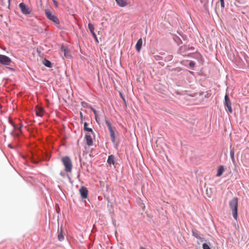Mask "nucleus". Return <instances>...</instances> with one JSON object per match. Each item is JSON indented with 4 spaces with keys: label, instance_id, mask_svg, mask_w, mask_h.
Listing matches in <instances>:
<instances>
[{
    "label": "nucleus",
    "instance_id": "nucleus-1",
    "mask_svg": "<svg viewBox=\"0 0 249 249\" xmlns=\"http://www.w3.org/2000/svg\"><path fill=\"white\" fill-rule=\"evenodd\" d=\"M230 207L232 212L233 217L235 219L237 218V209H238V199L234 197L229 202Z\"/></svg>",
    "mask_w": 249,
    "mask_h": 249
},
{
    "label": "nucleus",
    "instance_id": "nucleus-2",
    "mask_svg": "<svg viewBox=\"0 0 249 249\" xmlns=\"http://www.w3.org/2000/svg\"><path fill=\"white\" fill-rule=\"evenodd\" d=\"M61 161L65 166L66 172H71L72 167V162L69 157L66 156L61 159Z\"/></svg>",
    "mask_w": 249,
    "mask_h": 249
},
{
    "label": "nucleus",
    "instance_id": "nucleus-3",
    "mask_svg": "<svg viewBox=\"0 0 249 249\" xmlns=\"http://www.w3.org/2000/svg\"><path fill=\"white\" fill-rule=\"evenodd\" d=\"M19 7L21 10V13L24 15H29L32 12V9L26 5L24 3H20L19 4Z\"/></svg>",
    "mask_w": 249,
    "mask_h": 249
},
{
    "label": "nucleus",
    "instance_id": "nucleus-4",
    "mask_svg": "<svg viewBox=\"0 0 249 249\" xmlns=\"http://www.w3.org/2000/svg\"><path fill=\"white\" fill-rule=\"evenodd\" d=\"M45 14L48 19L56 24H59V20L57 17L55 15L52 13L50 11L45 10Z\"/></svg>",
    "mask_w": 249,
    "mask_h": 249
},
{
    "label": "nucleus",
    "instance_id": "nucleus-5",
    "mask_svg": "<svg viewBox=\"0 0 249 249\" xmlns=\"http://www.w3.org/2000/svg\"><path fill=\"white\" fill-rule=\"evenodd\" d=\"M106 124H107L109 131L110 132V135L111 139V140L113 142H115V132L113 128L111 126L110 122L108 120H106Z\"/></svg>",
    "mask_w": 249,
    "mask_h": 249
},
{
    "label": "nucleus",
    "instance_id": "nucleus-6",
    "mask_svg": "<svg viewBox=\"0 0 249 249\" xmlns=\"http://www.w3.org/2000/svg\"><path fill=\"white\" fill-rule=\"evenodd\" d=\"M12 62V60L9 57L0 54V63L3 65H9Z\"/></svg>",
    "mask_w": 249,
    "mask_h": 249
},
{
    "label": "nucleus",
    "instance_id": "nucleus-7",
    "mask_svg": "<svg viewBox=\"0 0 249 249\" xmlns=\"http://www.w3.org/2000/svg\"><path fill=\"white\" fill-rule=\"evenodd\" d=\"M224 105L228 107V110L230 113H232V109L231 106V103L230 98L227 94L225 96Z\"/></svg>",
    "mask_w": 249,
    "mask_h": 249
},
{
    "label": "nucleus",
    "instance_id": "nucleus-8",
    "mask_svg": "<svg viewBox=\"0 0 249 249\" xmlns=\"http://www.w3.org/2000/svg\"><path fill=\"white\" fill-rule=\"evenodd\" d=\"M117 4L120 7H124L127 5H131L129 0H115Z\"/></svg>",
    "mask_w": 249,
    "mask_h": 249
},
{
    "label": "nucleus",
    "instance_id": "nucleus-9",
    "mask_svg": "<svg viewBox=\"0 0 249 249\" xmlns=\"http://www.w3.org/2000/svg\"><path fill=\"white\" fill-rule=\"evenodd\" d=\"M79 192H80L81 197L83 199L87 198V197L88 196V191L85 187H84V186L81 187L79 190Z\"/></svg>",
    "mask_w": 249,
    "mask_h": 249
},
{
    "label": "nucleus",
    "instance_id": "nucleus-10",
    "mask_svg": "<svg viewBox=\"0 0 249 249\" xmlns=\"http://www.w3.org/2000/svg\"><path fill=\"white\" fill-rule=\"evenodd\" d=\"M36 115L39 117H42L44 114V109L39 106H36L35 108Z\"/></svg>",
    "mask_w": 249,
    "mask_h": 249
},
{
    "label": "nucleus",
    "instance_id": "nucleus-11",
    "mask_svg": "<svg viewBox=\"0 0 249 249\" xmlns=\"http://www.w3.org/2000/svg\"><path fill=\"white\" fill-rule=\"evenodd\" d=\"M142 38H140L138 40V41L136 44V46H135L136 50H137V52H140V51H141V50L142 49Z\"/></svg>",
    "mask_w": 249,
    "mask_h": 249
},
{
    "label": "nucleus",
    "instance_id": "nucleus-12",
    "mask_svg": "<svg viewBox=\"0 0 249 249\" xmlns=\"http://www.w3.org/2000/svg\"><path fill=\"white\" fill-rule=\"evenodd\" d=\"M85 137H86V139L87 144L89 146H90V145H92L93 141H92V137H91V136H90L88 134H86Z\"/></svg>",
    "mask_w": 249,
    "mask_h": 249
},
{
    "label": "nucleus",
    "instance_id": "nucleus-13",
    "mask_svg": "<svg viewBox=\"0 0 249 249\" xmlns=\"http://www.w3.org/2000/svg\"><path fill=\"white\" fill-rule=\"evenodd\" d=\"M107 162L108 163V164H109L110 165L111 164L114 165L115 164L114 156L112 155H110L108 158Z\"/></svg>",
    "mask_w": 249,
    "mask_h": 249
},
{
    "label": "nucleus",
    "instance_id": "nucleus-14",
    "mask_svg": "<svg viewBox=\"0 0 249 249\" xmlns=\"http://www.w3.org/2000/svg\"><path fill=\"white\" fill-rule=\"evenodd\" d=\"M61 51L64 52V55L66 57H70L71 55L70 52L67 50V49L64 47V46H62L61 47Z\"/></svg>",
    "mask_w": 249,
    "mask_h": 249
},
{
    "label": "nucleus",
    "instance_id": "nucleus-15",
    "mask_svg": "<svg viewBox=\"0 0 249 249\" xmlns=\"http://www.w3.org/2000/svg\"><path fill=\"white\" fill-rule=\"evenodd\" d=\"M224 171V167L222 165H220L218 167V169H217V173L216 174V176L220 177L222 175Z\"/></svg>",
    "mask_w": 249,
    "mask_h": 249
},
{
    "label": "nucleus",
    "instance_id": "nucleus-16",
    "mask_svg": "<svg viewBox=\"0 0 249 249\" xmlns=\"http://www.w3.org/2000/svg\"><path fill=\"white\" fill-rule=\"evenodd\" d=\"M88 124L87 123H84V129L85 131H88V132H91L92 133V134H93V130L91 128H89L88 126Z\"/></svg>",
    "mask_w": 249,
    "mask_h": 249
},
{
    "label": "nucleus",
    "instance_id": "nucleus-17",
    "mask_svg": "<svg viewBox=\"0 0 249 249\" xmlns=\"http://www.w3.org/2000/svg\"><path fill=\"white\" fill-rule=\"evenodd\" d=\"M43 64L45 66H46L48 68H51L52 67V63L50 61H49L47 59L44 60Z\"/></svg>",
    "mask_w": 249,
    "mask_h": 249
},
{
    "label": "nucleus",
    "instance_id": "nucleus-18",
    "mask_svg": "<svg viewBox=\"0 0 249 249\" xmlns=\"http://www.w3.org/2000/svg\"><path fill=\"white\" fill-rule=\"evenodd\" d=\"M64 238V237L62 234V229L60 230V231H59L58 235V239L59 241H62Z\"/></svg>",
    "mask_w": 249,
    "mask_h": 249
},
{
    "label": "nucleus",
    "instance_id": "nucleus-19",
    "mask_svg": "<svg viewBox=\"0 0 249 249\" xmlns=\"http://www.w3.org/2000/svg\"><path fill=\"white\" fill-rule=\"evenodd\" d=\"M230 156L232 161L234 162H235V158H234V151L233 149H231L230 151Z\"/></svg>",
    "mask_w": 249,
    "mask_h": 249
},
{
    "label": "nucleus",
    "instance_id": "nucleus-20",
    "mask_svg": "<svg viewBox=\"0 0 249 249\" xmlns=\"http://www.w3.org/2000/svg\"><path fill=\"white\" fill-rule=\"evenodd\" d=\"M88 28L89 30V31L90 30H94V25L91 24V23H89V24H88Z\"/></svg>",
    "mask_w": 249,
    "mask_h": 249
},
{
    "label": "nucleus",
    "instance_id": "nucleus-21",
    "mask_svg": "<svg viewBox=\"0 0 249 249\" xmlns=\"http://www.w3.org/2000/svg\"><path fill=\"white\" fill-rule=\"evenodd\" d=\"M90 108L92 110V111L93 112V113H94V114L95 115V119L97 121V112L96 110L95 109H94L93 108L91 107H90Z\"/></svg>",
    "mask_w": 249,
    "mask_h": 249
},
{
    "label": "nucleus",
    "instance_id": "nucleus-22",
    "mask_svg": "<svg viewBox=\"0 0 249 249\" xmlns=\"http://www.w3.org/2000/svg\"><path fill=\"white\" fill-rule=\"evenodd\" d=\"M203 249H211L209 246L206 243H204L203 244Z\"/></svg>",
    "mask_w": 249,
    "mask_h": 249
},
{
    "label": "nucleus",
    "instance_id": "nucleus-23",
    "mask_svg": "<svg viewBox=\"0 0 249 249\" xmlns=\"http://www.w3.org/2000/svg\"><path fill=\"white\" fill-rule=\"evenodd\" d=\"M195 63L193 61H191L189 63V66L192 67V68H193L195 66Z\"/></svg>",
    "mask_w": 249,
    "mask_h": 249
},
{
    "label": "nucleus",
    "instance_id": "nucleus-24",
    "mask_svg": "<svg viewBox=\"0 0 249 249\" xmlns=\"http://www.w3.org/2000/svg\"><path fill=\"white\" fill-rule=\"evenodd\" d=\"M220 1L221 6L222 8L225 7L224 0H219Z\"/></svg>",
    "mask_w": 249,
    "mask_h": 249
},
{
    "label": "nucleus",
    "instance_id": "nucleus-25",
    "mask_svg": "<svg viewBox=\"0 0 249 249\" xmlns=\"http://www.w3.org/2000/svg\"><path fill=\"white\" fill-rule=\"evenodd\" d=\"M81 104H82V106L83 107H87V106H88V104H87V103H86V102H82L81 103Z\"/></svg>",
    "mask_w": 249,
    "mask_h": 249
},
{
    "label": "nucleus",
    "instance_id": "nucleus-26",
    "mask_svg": "<svg viewBox=\"0 0 249 249\" xmlns=\"http://www.w3.org/2000/svg\"><path fill=\"white\" fill-rule=\"evenodd\" d=\"M193 235H194L195 237H196V238H198L199 237V236L197 235V234L195 233V232H193Z\"/></svg>",
    "mask_w": 249,
    "mask_h": 249
},
{
    "label": "nucleus",
    "instance_id": "nucleus-27",
    "mask_svg": "<svg viewBox=\"0 0 249 249\" xmlns=\"http://www.w3.org/2000/svg\"><path fill=\"white\" fill-rule=\"evenodd\" d=\"M53 1L54 4L55 5V6H57V2L56 1V0H52Z\"/></svg>",
    "mask_w": 249,
    "mask_h": 249
},
{
    "label": "nucleus",
    "instance_id": "nucleus-28",
    "mask_svg": "<svg viewBox=\"0 0 249 249\" xmlns=\"http://www.w3.org/2000/svg\"><path fill=\"white\" fill-rule=\"evenodd\" d=\"M17 131H18L19 132H20H20H21V128H20V127H19V128L18 127V128H17Z\"/></svg>",
    "mask_w": 249,
    "mask_h": 249
},
{
    "label": "nucleus",
    "instance_id": "nucleus-29",
    "mask_svg": "<svg viewBox=\"0 0 249 249\" xmlns=\"http://www.w3.org/2000/svg\"><path fill=\"white\" fill-rule=\"evenodd\" d=\"M92 36H93V37H94L95 39H96V37H97V36H96V35L95 33V34H93V35H92Z\"/></svg>",
    "mask_w": 249,
    "mask_h": 249
},
{
    "label": "nucleus",
    "instance_id": "nucleus-30",
    "mask_svg": "<svg viewBox=\"0 0 249 249\" xmlns=\"http://www.w3.org/2000/svg\"><path fill=\"white\" fill-rule=\"evenodd\" d=\"M80 117H81V119L82 120L83 119V114L82 112H80Z\"/></svg>",
    "mask_w": 249,
    "mask_h": 249
},
{
    "label": "nucleus",
    "instance_id": "nucleus-31",
    "mask_svg": "<svg viewBox=\"0 0 249 249\" xmlns=\"http://www.w3.org/2000/svg\"><path fill=\"white\" fill-rule=\"evenodd\" d=\"M91 34L92 35H93V34H95L94 32V30H90V31Z\"/></svg>",
    "mask_w": 249,
    "mask_h": 249
},
{
    "label": "nucleus",
    "instance_id": "nucleus-32",
    "mask_svg": "<svg viewBox=\"0 0 249 249\" xmlns=\"http://www.w3.org/2000/svg\"><path fill=\"white\" fill-rule=\"evenodd\" d=\"M95 39V40H96V41L97 42H98V39H97V37H96V39Z\"/></svg>",
    "mask_w": 249,
    "mask_h": 249
},
{
    "label": "nucleus",
    "instance_id": "nucleus-33",
    "mask_svg": "<svg viewBox=\"0 0 249 249\" xmlns=\"http://www.w3.org/2000/svg\"><path fill=\"white\" fill-rule=\"evenodd\" d=\"M9 147H10L11 148H12V147L11 146L10 144H9Z\"/></svg>",
    "mask_w": 249,
    "mask_h": 249
},
{
    "label": "nucleus",
    "instance_id": "nucleus-34",
    "mask_svg": "<svg viewBox=\"0 0 249 249\" xmlns=\"http://www.w3.org/2000/svg\"><path fill=\"white\" fill-rule=\"evenodd\" d=\"M120 95H121V98L124 97L123 96V95H122V93H120Z\"/></svg>",
    "mask_w": 249,
    "mask_h": 249
},
{
    "label": "nucleus",
    "instance_id": "nucleus-35",
    "mask_svg": "<svg viewBox=\"0 0 249 249\" xmlns=\"http://www.w3.org/2000/svg\"><path fill=\"white\" fill-rule=\"evenodd\" d=\"M140 249H145L143 247H141Z\"/></svg>",
    "mask_w": 249,
    "mask_h": 249
},
{
    "label": "nucleus",
    "instance_id": "nucleus-36",
    "mask_svg": "<svg viewBox=\"0 0 249 249\" xmlns=\"http://www.w3.org/2000/svg\"><path fill=\"white\" fill-rule=\"evenodd\" d=\"M122 99H123L124 101H125V99L124 97H123Z\"/></svg>",
    "mask_w": 249,
    "mask_h": 249
}]
</instances>
